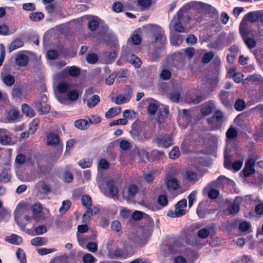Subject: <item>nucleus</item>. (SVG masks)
<instances>
[{"instance_id":"obj_58","label":"nucleus","mask_w":263,"mask_h":263,"mask_svg":"<svg viewBox=\"0 0 263 263\" xmlns=\"http://www.w3.org/2000/svg\"><path fill=\"white\" fill-rule=\"evenodd\" d=\"M131 41L134 45H138L142 42V37L140 34L134 33L131 36Z\"/></svg>"},{"instance_id":"obj_64","label":"nucleus","mask_w":263,"mask_h":263,"mask_svg":"<svg viewBox=\"0 0 263 263\" xmlns=\"http://www.w3.org/2000/svg\"><path fill=\"white\" fill-rule=\"evenodd\" d=\"M243 162L242 160H236L231 163V168L234 170L235 172H238L242 167Z\"/></svg>"},{"instance_id":"obj_19","label":"nucleus","mask_w":263,"mask_h":263,"mask_svg":"<svg viewBox=\"0 0 263 263\" xmlns=\"http://www.w3.org/2000/svg\"><path fill=\"white\" fill-rule=\"evenodd\" d=\"M215 106L212 102H209L203 105L201 108V112L204 116L210 114L215 109Z\"/></svg>"},{"instance_id":"obj_30","label":"nucleus","mask_w":263,"mask_h":263,"mask_svg":"<svg viewBox=\"0 0 263 263\" xmlns=\"http://www.w3.org/2000/svg\"><path fill=\"white\" fill-rule=\"evenodd\" d=\"M100 98L98 95H93L87 101V105L88 107H95L100 102Z\"/></svg>"},{"instance_id":"obj_4","label":"nucleus","mask_w":263,"mask_h":263,"mask_svg":"<svg viewBox=\"0 0 263 263\" xmlns=\"http://www.w3.org/2000/svg\"><path fill=\"white\" fill-rule=\"evenodd\" d=\"M147 27H148L151 31H154L155 42H160L163 44L166 41L164 31L162 30L158 26L149 24Z\"/></svg>"},{"instance_id":"obj_23","label":"nucleus","mask_w":263,"mask_h":263,"mask_svg":"<svg viewBox=\"0 0 263 263\" xmlns=\"http://www.w3.org/2000/svg\"><path fill=\"white\" fill-rule=\"evenodd\" d=\"M203 192L206 193L208 197L211 199H216L219 195V191L214 188L206 187L204 189Z\"/></svg>"},{"instance_id":"obj_29","label":"nucleus","mask_w":263,"mask_h":263,"mask_svg":"<svg viewBox=\"0 0 263 263\" xmlns=\"http://www.w3.org/2000/svg\"><path fill=\"white\" fill-rule=\"evenodd\" d=\"M11 180L10 171L7 169H4L0 173V181L4 183H8Z\"/></svg>"},{"instance_id":"obj_28","label":"nucleus","mask_w":263,"mask_h":263,"mask_svg":"<svg viewBox=\"0 0 263 263\" xmlns=\"http://www.w3.org/2000/svg\"><path fill=\"white\" fill-rule=\"evenodd\" d=\"M5 240L10 243L18 245L22 242V238L15 234H12L5 238Z\"/></svg>"},{"instance_id":"obj_32","label":"nucleus","mask_w":263,"mask_h":263,"mask_svg":"<svg viewBox=\"0 0 263 263\" xmlns=\"http://www.w3.org/2000/svg\"><path fill=\"white\" fill-rule=\"evenodd\" d=\"M230 93L228 91H222L220 94V98L223 104L226 106L230 105V100L229 99Z\"/></svg>"},{"instance_id":"obj_3","label":"nucleus","mask_w":263,"mask_h":263,"mask_svg":"<svg viewBox=\"0 0 263 263\" xmlns=\"http://www.w3.org/2000/svg\"><path fill=\"white\" fill-rule=\"evenodd\" d=\"M223 118V113L221 111L217 110L211 118L208 119V124L211 125L212 130L220 128Z\"/></svg>"},{"instance_id":"obj_14","label":"nucleus","mask_w":263,"mask_h":263,"mask_svg":"<svg viewBox=\"0 0 263 263\" xmlns=\"http://www.w3.org/2000/svg\"><path fill=\"white\" fill-rule=\"evenodd\" d=\"M142 133V128L140 125L138 123L134 122L132 124V130L130 131L132 137L139 141V138H140Z\"/></svg>"},{"instance_id":"obj_53","label":"nucleus","mask_w":263,"mask_h":263,"mask_svg":"<svg viewBox=\"0 0 263 263\" xmlns=\"http://www.w3.org/2000/svg\"><path fill=\"white\" fill-rule=\"evenodd\" d=\"M59 56V52L55 49H50L47 52L48 59L52 60L57 59Z\"/></svg>"},{"instance_id":"obj_40","label":"nucleus","mask_w":263,"mask_h":263,"mask_svg":"<svg viewBox=\"0 0 263 263\" xmlns=\"http://www.w3.org/2000/svg\"><path fill=\"white\" fill-rule=\"evenodd\" d=\"M39 123L40 121L38 119H34L30 124L29 133H31L32 134H34L38 128Z\"/></svg>"},{"instance_id":"obj_57","label":"nucleus","mask_w":263,"mask_h":263,"mask_svg":"<svg viewBox=\"0 0 263 263\" xmlns=\"http://www.w3.org/2000/svg\"><path fill=\"white\" fill-rule=\"evenodd\" d=\"M98 60V55L94 53H91L88 54L86 57V61L89 64H95L97 62Z\"/></svg>"},{"instance_id":"obj_1","label":"nucleus","mask_w":263,"mask_h":263,"mask_svg":"<svg viewBox=\"0 0 263 263\" xmlns=\"http://www.w3.org/2000/svg\"><path fill=\"white\" fill-rule=\"evenodd\" d=\"M190 20L187 10L184 7L181 8L172 21L175 22L173 25L174 30L178 32H185V28L183 25L189 23Z\"/></svg>"},{"instance_id":"obj_12","label":"nucleus","mask_w":263,"mask_h":263,"mask_svg":"<svg viewBox=\"0 0 263 263\" xmlns=\"http://www.w3.org/2000/svg\"><path fill=\"white\" fill-rule=\"evenodd\" d=\"M230 215V202L227 203L222 206L217 213V216L223 219L227 218V217Z\"/></svg>"},{"instance_id":"obj_49","label":"nucleus","mask_w":263,"mask_h":263,"mask_svg":"<svg viewBox=\"0 0 263 263\" xmlns=\"http://www.w3.org/2000/svg\"><path fill=\"white\" fill-rule=\"evenodd\" d=\"M71 205V202L69 200H64L62 202V205L59 209L61 213H64L68 210Z\"/></svg>"},{"instance_id":"obj_17","label":"nucleus","mask_w":263,"mask_h":263,"mask_svg":"<svg viewBox=\"0 0 263 263\" xmlns=\"http://www.w3.org/2000/svg\"><path fill=\"white\" fill-rule=\"evenodd\" d=\"M242 39L247 46V47L250 49H252L254 48L256 45V41L253 39V38L247 37V36L249 34V31L248 30H247V32L245 34L243 33H240Z\"/></svg>"},{"instance_id":"obj_36","label":"nucleus","mask_w":263,"mask_h":263,"mask_svg":"<svg viewBox=\"0 0 263 263\" xmlns=\"http://www.w3.org/2000/svg\"><path fill=\"white\" fill-rule=\"evenodd\" d=\"M44 14L41 12H32L29 15V18L33 22H39L44 18Z\"/></svg>"},{"instance_id":"obj_44","label":"nucleus","mask_w":263,"mask_h":263,"mask_svg":"<svg viewBox=\"0 0 263 263\" xmlns=\"http://www.w3.org/2000/svg\"><path fill=\"white\" fill-rule=\"evenodd\" d=\"M197 192L196 191H192L187 196L189 200V207L191 208L194 203L197 200Z\"/></svg>"},{"instance_id":"obj_42","label":"nucleus","mask_w":263,"mask_h":263,"mask_svg":"<svg viewBox=\"0 0 263 263\" xmlns=\"http://www.w3.org/2000/svg\"><path fill=\"white\" fill-rule=\"evenodd\" d=\"M82 260L84 263H95L97 259L91 254H85L82 258Z\"/></svg>"},{"instance_id":"obj_16","label":"nucleus","mask_w":263,"mask_h":263,"mask_svg":"<svg viewBox=\"0 0 263 263\" xmlns=\"http://www.w3.org/2000/svg\"><path fill=\"white\" fill-rule=\"evenodd\" d=\"M100 21H101V19L98 16H92L88 22L87 26L88 29L92 32L96 31L99 27Z\"/></svg>"},{"instance_id":"obj_25","label":"nucleus","mask_w":263,"mask_h":263,"mask_svg":"<svg viewBox=\"0 0 263 263\" xmlns=\"http://www.w3.org/2000/svg\"><path fill=\"white\" fill-rule=\"evenodd\" d=\"M89 125V123L86 119H79L74 121V126L81 130L87 129Z\"/></svg>"},{"instance_id":"obj_54","label":"nucleus","mask_w":263,"mask_h":263,"mask_svg":"<svg viewBox=\"0 0 263 263\" xmlns=\"http://www.w3.org/2000/svg\"><path fill=\"white\" fill-rule=\"evenodd\" d=\"M214 54L213 52H208L203 54L202 57V62L204 64L209 63L213 58Z\"/></svg>"},{"instance_id":"obj_38","label":"nucleus","mask_w":263,"mask_h":263,"mask_svg":"<svg viewBox=\"0 0 263 263\" xmlns=\"http://www.w3.org/2000/svg\"><path fill=\"white\" fill-rule=\"evenodd\" d=\"M81 203L82 205L86 206H90V205H92V199L91 197L88 194L83 195L81 197Z\"/></svg>"},{"instance_id":"obj_7","label":"nucleus","mask_w":263,"mask_h":263,"mask_svg":"<svg viewBox=\"0 0 263 263\" xmlns=\"http://www.w3.org/2000/svg\"><path fill=\"white\" fill-rule=\"evenodd\" d=\"M154 140L158 146L167 148L173 144V138L167 135L157 136Z\"/></svg>"},{"instance_id":"obj_51","label":"nucleus","mask_w":263,"mask_h":263,"mask_svg":"<svg viewBox=\"0 0 263 263\" xmlns=\"http://www.w3.org/2000/svg\"><path fill=\"white\" fill-rule=\"evenodd\" d=\"M180 155L178 147L175 146L169 153V158L171 159L175 160L178 158Z\"/></svg>"},{"instance_id":"obj_5","label":"nucleus","mask_w":263,"mask_h":263,"mask_svg":"<svg viewBox=\"0 0 263 263\" xmlns=\"http://www.w3.org/2000/svg\"><path fill=\"white\" fill-rule=\"evenodd\" d=\"M89 229L88 226L86 223L79 225L77 228V237L80 246H83L84 244L89 239L86 237H82L79 234V233H84L88 231ZM97 237L96 234H93L91 236L89 239L95 240Z\"/></svg>"},{"instance_id":"obj_26","label":"nucleus","mask_w":263,"mask_h":263,"mask_svg":"<svg viewBox=\"0 0 263 263\" xmlns=\"http://www.w3.org/2000/svg\"><path fill=\"white\" fill-rule=\"evenodd\" d=\"M121 112V108L120 107L110 108L106 113L105 116L107 119H110L120 114Z\"/></svg>"},{"instance_id":"obj_52","label":"nucleus","mask_w":263,"mask_h":263,"mask_svg":"<svg viewBox=\"0 0 263 263\" xmlns=\"http://www.w3.org/2000/svg\"><path fill=\"white\" fill-rule=\"evenodd\" d=\"M210 234V232L209 229L206 228H203L199 230L198 232V236L199 238L205 239L209 237Z\"/></svg>"},{"instance_id":"obj_10","label":"nucleus","mask_w":263,"mask_h":263,"mask_svg":"<svg viewBox=\"0 0 263 263\" xmlns=\"http://www.w3.org/2000/svg\"><path fill=\"white\" fill-rule=\"evenodd\" d=\"M143 101L147 102L148 104L147 107L148 114L150 115H154L158 108V105L155 103L156 101L152 98L144 99Z\"/></svg>"},{"instance_id":"obj_60","label":"nucleus","mask_w":263,"mask_h":263,"mask_svg":"<svg viewBox=\"0 0 263 263\" xmlns=\"http://www.w3.org/2000/svg\"><path fill=\"white\" fill-rule=\"evenodd\" d=\"M187 206V200L186 199L184 198L179 201L175 204V209L177 210H186L185 209H183V208H185Z\"/></svg>"},{"instance_id":"obj_46","label":"nucleus","mask_w":263,"mask_h":263,"mask_svg":"<svg viewBox=\"0 0 263 263\" xmlns=\"http://www.w3.org/2000/svg\"><path fill=\"white\" fill-rule=\"evenodd\" d=\"M78 164L82 168H88L91 167L92 161L89 159L84 158L78 162Z\"/></svg>"},{"instance_id":"obj_59","label":"nucleus","mask_w":263,"mask_h":263,"mask_svg":"<svg viewBox=\"0 0 263 263\" xmlns=\"http://www.w3.org/2000/svg\"><path fill=\"white\" fill-rule=\"evenodd\" d=\"M238 228L241 232H249L251 225L249 222L242 221L239 223Z\"/></svg>"},{"instance_id":"obj_6","label":"nucleus","mask_w":263,"mask_h":263,"mask_svg":"<svg viewBox=\"0 0 263 263\" xmlns=\"http://www.w3.org/2000/svg\"><path fill=\"white\" fill-rule=\"evenodd\" d=\"M226 145L224 153V166L225 168L230 170V148L229 147L230 143V127L226 132Z\"/></svg>"},{"instance_id":"obj_61","label":"nucleus","mask_w":263,"mask_h":263,"mask_svg":"<svg viewBox=\"0 0 263 263\" xmlns=\"http://www.w3.org/2000/svg\"><path fill=\"white\" fill-rule=\"evenodd\" d=\"M152 4V0H137V5L141 8L146 9Z\"/></svg>"},{"instance_id":"obj_21","label":"nucleus","mask_w":263,"mask_h":263,"mask_svg":"<svg viewBox=\"0 0 263 263\" xmlns=\"http://www.w3.org/2000/svg\"><path fill=\"white\" fill-rule=\"evenodd\" d=\"M24 45V41L22 39L16 38L10 43L9 46V51L12 52L17 48L23 47Z\"/></svg>"},{"instance_id":"obj_24","label":"nucleus","mask_w":263,"mask_h":263,"mask_svg":"<svg viewBox=\"0 0 263 263\" xmlns=\"http://www.w3.org/2000/svg\"><path fill=\"white\" fill-rule=\"evenodd\" d=\"M22 110L23 114L30 118H32L35 115V112L33 109L27 104L24 103L22 104Z\"/></svg>"},{"instance_id":"obj_56","label":"nucleus","mask_w":263,"mask_h":263,"mask_svg":"<svg viewBox=\"0 0 263 263\" xmlns=\"http://www.w3.org/2000/svg\"><path fill=\"white\" fill-rule=\"evenodd\" d=\"M127 122H128V121H127V119L121 118V119H119L117 120H113V121H111L109 123V125L110 127H112V126L117 125H125L127 124Z\"/></svg>"},{"instance_id":"obj_43","label":"nucleus","mask_w":263,"mask_h":263,"mask_svg":"<svg viewBox=\"0 0 263 263\" xmlns=\"http://www.w3.org/2000/svg\"><path fill=\"white\" fill-rule=\"evenodd\" d=\"M255 172V170L254 168H251L249 167L245 166L243 167V170L240 172V174H242L243 176L245 177H249L250 176L254 174Z\"/></svg>"},{"instance_id":"obj_35","label":"nucleus","mask_w":263,"mask_h":263,"mask_svg":"<svg viewBox=\"0 0 263 263\" xmlns=\"http://www.w3.org/2000/svg\"><path fill=\"white\" fill-rule=\"evenodd\" d=\"M11 94L13 98H20L23 95V88L20 85L14 86Z\"/></svg>"},{"instance_id":"obj_62","label":"nucleus","mask_w":263,"mask_h":263,"mask_svg":"<svg viewBox=\"0 0 263 263\" xmlns=\"http://www.w3.org/2000/svg\"><path fill=\"white\" fill-rule=\"evenodd\" d=\"M69 85L66 83H61L57 87L58 91L60 93H64L66 92L69 89Z\"/></svg>"},{"instance_id":"obj_48","label":"nucleus","mask_w":263,"mask_h":263,"mask_svg":"<svg viewBox=\"0 0 263 263\" xmlns=\"http://www.w3.org/2000/svg\"><path fill=\"white\" fill-rule=\"evenodd\" d=\"M142 133L140 138H139V141L144 142L147 140L151 139L153 137V134L150 130H144Z\"/></svg>"},{"instance_id":"obj_47","label":"nucleus","mask_w":263,"mask_h":263,"mask_svg":"<svg viewBox=\"0 0 263 263\" xmlns=\"http://www.w3.org/2000/svg\"><path fill=\"white\" fill-rule=\"evenodd\" d=\"M26 161L25 155L22 154H17L15 159V163L16 165L21 166L24 164Z\"/></svg>"},{"instance_id":"obj_41","label":"nucleus","mask_w":263,"mask_h":263,"mask_svg":"<svg viewBox=\"0 0 263 263\" xmlns=\"http://www.w3.org/2000/svg\"><path fill=\"white\" fill-rule=\"evenodd\" d=\"M16 255L21 263H26L27 262L26 255L23 249L18 248L16 251Z\"/></svg>"},{"instance_id":"obj_22","label":"nucleus","mask_w":263,"mask_h":263,"mask_svg":"<svg viewBox=\"0 0 263 263\" xmlns=\"http://www.w3.org/2000/svg\"><path fill=\"white\" fill-rule=\"evenodd\" d=\"M183 178L191 182H195L198 180V174L192 171H187L185 172Z\"/></svg>"},{"instance_id":"obj_34","label":"nucleus","mask_w":263,"mask_h":263,"mask_svg":"<svg viewBox=\"0 0 263 263\" xmlns=\"http://www.w3.org/2000/svg\"><path fill=\"white\" fill-rule=\"evenodd\" d=\"M186 213V210H177L175 209V211L170 210L167 215L171 218L179 217L184 216Z\"/></svg>"},{"instance_id":"obj_37","label":"nucleus","mask_w":263,"mask_h":263,"mask_svg":"<svg viewBox=\"0 0 263 263\" xmlns=\"http://www.w3.org/2000/svg\"><path fill=\"white\" fill-rule=\"evenodd\" d=\"M129 62L136 68H139L142 64V61L141 59L135 54H132L130 55L129 58Z\"/></svg>"},{"instance_id":"obj_55","label":"nucleus","mask_w":263,"mask_h":263,"mask_svg":"<svg viewBox=\"0 0 263 263\" xmlns=\"http://www.w3.org/2000/svg\"><path fill=\"white\" fill-rule=\"evenodd\" d=\"M172 77V72L168 69H163L160 74V78L163 80H168Z\"/></svg>"},{"instance_id":"obj_31","label":"nucleus","mask_w":263,"mask_h":263,"mask_svg":"<svg viewBox=\"0 0 263 263\" xmlns=\"http://www.w3.org/2000/svg\"><path fill=\"white\" fill-rule=\"evenodd\" d=\"M166 186L168 190H176L179 187L178 181L176 178L168 179L166 182Z\"/></svg>"},{"instance_id":"obj_2","label":"nucleus","mask_w":263,"mask_h":263,"mask_svg":"<svg viewBox=\"0 0 263 263\" xmlns=\"http://www.w3.org/2000/svg\"><path fill=\"white\" fill-rule=\"evenodd\" d=\"M260 11H252L246 14L242 18L239 26L240 33L245 34L247 32V21L256 23L259 21Z\"/></svg>"},{"instance_id":"obj_18","label":"nucleus","mask_w":263,"mask_h":263,"mask_svg":"<svg viewBox=\"0 0 263 263\" xmlns=\"http://www.w3.org/2000/svg\"><path fill=\"white\" fill-rule=\"evenodd\" d=\"M242 201V198L240 196H237L234 201L231 203V215H234L239 212L240 204Z\"/></svg>"},{"instance_id":"obj_45","label":"nucleus","mask_w":263,"mask_h":263,"mask_svg":"<svg viewBox=\"0 0 263 263\" xmlns=\"http://www.w3.org/2000/svg\"><path fill=\"white\" fill-rule=\"evenodd\" d=\"M250 82H257L259 83L263 80L262 77L259 74H253L248 76L246 80Z\"/></svg>"},{"instance_id":"obj_20","label":"nucleus","mask_w":263,"mask_h":263,"mask_svg":"<svg viewBox=\"0 0 263 263\" xmlns=\"http://www.w3.org/2000/svg\"><path fill=\"white\" fill-rule=\"evenodd\" d=\"M15 61L17 65L20 67H24L28 65L29 59L26 55L20 54L16 56Z\"/></svg>"},{"instance_id":"obj_33","label":"nucleus","mask_w":263,"mask_h":263,"mask_svg":"<svg viewBox=\"0 0 263 263\" xmlns=\"http://www.w3.org/2000/svg\"><path fill=\"white\" fill-rule=\"evenodd\" d=\"M47 242V239L45 237H37L31 240V245L35 246L45 245Z\"/></svg>"},{"instance_id":"obj_50","label":"nucleus","mask_w":263,"mask_h":263,"mask_svg":"<svg viewBox=\"0 0 263 263\" xmlns=\"http://www.w3.org/2000/svg\"><path fill=\"white\" fill-rule=\"evenodd\" d=\"M246 107V103L244 100L242 99L237 100L234 104V107L237 111H241L243 110Z\"/></svg>"},{"instance_id":"obj_9","label":"nucleus","mask_w":263,"mask_h":263,"mask_svg":"<svg viewBox=\"0 0 263 263\" xmlns=\"http://www.w3.org/2000/svg\"><path fill=\"white\" fill-rule=\"evenodd\" d=\"M38 193L47 195L51 191L50 185L43 181H39L35 185Z\"/></svg>"},{"instance_id":"obj_13","label":"nucleus","mask_w":263,"mask_h":263,"mask_svg":"<svg viewBox=\"0 0 263 263\" xmlns=\"http://www.w3.org/2000/svg\"><path fill=\"white\" fill-rule=\"evenodd\" d=\"M106 186L108 191V196L112 198L118 196V189L115 186V182L114 180H109L106 182Z\"/></svg>"},{"instance_id":"obj_11","label":"nucleus","mask_w":263,"mask_h":263,"mask_svg":"<svg viewBox=\"0 0 263 263\" xmlns=\"http://www.w3.org/2000/svg\"><path fill=\"white\" fill-rule=\"evenodd\" d=\"M206 203L205 201L200 202L196 209V213L200 218L203 219L209 213L206 209Z\"/></svg>"},{"instance_id":"obj_63","label":"nucleus","mask_w":263,"mask_h":263,"mask_svg":"<svg viewBox=\"0 0 263 263\" xmlns=\"http://www.w3.org/2000/svg\"><path fill=\"white\" fill-rule=\"evenodd\" d=\"M157 202L162 207L166 206L168 204V199L167 196L164 195H160L158 197Z\"/></svg>"},{"instance_id":"obj_27","label":"nucleus","mask_w":263,"mask_h":263,"mask_svg":"<svg viewBox=\"0 0 263 263\" xmlns=\"http://www.w3.org/2000/svg\"><path fill=\"white\" fill-rule=\"evenodd\" d=\"M2 81L7 86H12L15 82V77L10 74H7L2 77Z\"/></svg>"},{"instance_id":"obj_8","label":"nucleus","mask_w":263,"mask_h":263,"mask_svg":"<svg viewBox=\"0 0 263 263\" xmlns=\"http://www.w3.org/2000/svg\"><path fill=\"white\" fill-rule=\"evenodd\" d=\"M61 142L59 136L53 132H49L46 135V144L48 146H57Z\"/></svg>"},{"instance_id":"obj_15","label":"nucleus","mask_w":263,"mask_h":263,"mask_svg":"<svg viewBox=\"0 0 263 263\" xmlns=\"http://www.w3.org/2000/svg\"><path fill=\"white\" fill-rule=\"evenodd\" d=\"M62 73L68 74L72 77H77L81 73V69L76 66L67 67L62 71Z\"/></svg>"},{"instance_id":"obj_39","label":"nucleus","mask_w":263,"mask_h":263,"mask_svg":"<svg viewBox=\"0 0 263 263\" xmlns=\"http://www.w3.org/2000/svg\"><path fill=\"white\" fill-rule=\"evenodd\" d=\"M183 41V36L182 35H174L171 38V42L173 45H179Z\"/></svg>"}]
</instances>
